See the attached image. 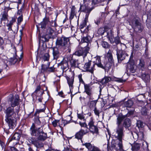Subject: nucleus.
Segmentation results:
<instances>
[{
    "instance_id": "f257e3e1",
    "label": "nucleus",
    "mask_w": 151,
    "mask_h": 151,
    "mask_svg": "<svg viewBox=\"0 0 151 151\" xmlns=\"http://www.w3.org/2000/svg\"><path fill=\"white\" fill-rule=\"evenodd\" d=\"M126 117L124 115L118 116L117 118L116 124L117 127L113 136L117 139L115 142L114 148L116 151H123L122 139L124 137V128L122 124V122Z\"/></svg>"
},
{
    "instance_id": "f03ea898",
    "label": "nucleus",
    "mask_w": 151,
    "mask_h": 151,
    "mask_svg": "<svg viewBox=\"0 0 151 151\" xmlns=\"http://www.w3.org/2000/svg\"><path fill=\"white\" fill-rule=\"evenodd\" d=\"M4 113L5 114V121L8 124L10 128H13L16 125V113L14 111V108L9 106L4 110Z\"/></svg>"
},
{
    "instance_id": "7ed1b4c3",
    "label": "nucleus",
    "mask_w": 151,
    "mask_h": 151,
    "mask_svg": "<svg viewBox=\"0 0 151 151\" xmlns=\"http://www.w3.org/2000/svg\"><path fill=\"white\" fill-rule=\"evenodd\" d=\"M47 138V134L44 132L42 127L40 133L37 137V139L32 137H31L29 139V142L37 148V151L38 148H41L43 147V144L39 140L44 141Z\"/></svg>"
},
{
    "instance_id": "20e7f679",
    "label": "nucleus",
    "mask_w": 151,
    "mask_h": 151,
    "mask_svg": "<svg viewBox=\"0 0 151 151\" xmlns=\"http://www.w3.org/2000/svg\"><path fill=\"white\" fill-rule=\"evenodd\" d=\"M70 37H66L64 35L58 37L56 44L58 47L60 48L63 51H66L67 50L70 52Z\"/></svg>"
},
{
    "instance_id": "39448f33",
    "label": "nucleus",
    "mask_w": 151,
    "mask_h": 151,
    "mask_svg": "<svg viewBox=\"0 0 151 151\" xmlns=\"http://www.w3.org/2000/svg\"><path fill=\"white\" fill-rule=\"evenodd\" d=\"M129 23L135 31L140 32L142 31V27L138 18L134 17L131 19Z\"/></svg>"
},
{
    "instance_id": "423d86ee",
    "label": "nucleus",
    "mask_w": 151,
    "mask_h": 151,
    "mask_svg": "<svg viewBox=\"0 0 151 151\" xmlns=\"http://www.w3.org/2000/svg\"><path fill=\"white\" fill-rule=\"evenodd\" d=\"M114 62H111L108 61L106 63L104 62L102 63L101 62V58L99 56H97L96 58V64L98 67L100 68L105 70V71H108L111 68L112 64Z\"/></svg>"
},
{
    "instance_id": "0eeeda50",
    "label": "nucleus",
    "mask_w": 151,
    "mask_h": 151,
    "mask_svg": "<svg viewBox=\"0 0 151 151\" xmlns=\"http://www.w3.org/2000/svg\"><path fill=\"white\" fill-rule=\"evenodd\" d=\"M94 123L93 119L91 117L88 124V129L93 134H98V129L96 126L94 125Z\"/></svg>"
},
{
    "instance_id": "6e6552de",
    "label": "nucleus",
    "mask_w": 151,
    "mask_h": 151,
    "mask_svg": "<svg viewBox=\"0 0 151 151\" xmlns=\"http://www.w3.org/2000/svg\"><path fill=\"white\" fill-rule=\"evenodd\" d=\"M43 127L42 126L40 127L37 128L36 127L35 124L32 123L30 128V133L32 137H37L39 133Z\"/></svg>"
},
{
    "instance_id": "1a4fd4ad",
    "label": "nucleus",
    "mask_w": 151,
    "mask_h": 151,
    "mask_svg": "<svg viewBox=\"0 0 151 151\" xmlns=\"http://www.w3.org/2000/svg\"><path fill=\"white\" fill-rule=\"evenodd\" d=\"M74 76L75 73L74 71H70V73L68 75H66L65 76L70 89H73V84L74 82Z\"/></svg>"
},
{
    "instance_id": "9d476101",
    "label": "nucleus",
    "mask_w": 151,
    "mask_h": 151,
    "mask_svg": "<svg viewBox=\"0 0 151 151\" xmlns=\"http://www.w3.org/2000/svg\"><path fill=\"white\" fill-rule=\"evenodd\" d=\"M89 50V47H85L83 48H81L75 52L74 55L79 56H82L84 59L87 56Z\"/></svg>"
},
{
    "instance_id": "9b49d317",
    "label": "nucleus",
    "mask_w": 151,
    "mask_h": 151,
    "mask_svg": "<svg viewBox=\"0 0 151 151\" xmlns=\"http://www.w3.org/2000/svg\"><path fill=\"white\" fill-rule=\"evenodd\" d=\"M116 55L118 62L121 63L128 55L125 51L122 50H116Z\"/></svg>"
},
{
    "instance_id": "f8f14e48",
    "label": "nucleus",
    "mask_w": 151,
    "mask_h": 151,
    "mask_svg": "<svg viewBox=\"0 0 151 151\" xmlns=\"http://www.w3.org/2000/svg\"><path fill=\"white\" fill-rule=\"evenodd\" d=\"M10 96H11V97L9 99V101L11 102V106L14 108L19 104V96L17 95H15L14 96H13L12 95Z\"/></svg>"
},
{
    "instance_id": "ddd939ff",
    "label": "nucleus",
    "mask_w": 151,
    "mask_h": 151,
    "mask_svg": "<svg viewBox=\"0 0 151 151\" xmlns=\"http://www.w3.org/2000/svg\"><path fill=\"white\" fill-rule=\"evenodd\" d=\"M89 133V131L87 129H84L82 128L80 131L77 132L75 134V138L78 139H81L83 136Z\"/></svg>"
},
{
    "instance_id": "4468645a",
    "label": "nucleus",
    "mask_w": 151,
    "mask_h": 151,
    "mask_svg": "<svg viewBox=\"0 0 151 151\" xmlns=\"http://www.w3.org/2000/svg\"><path fill=\"white\" fill-rule=\"evenodd\" d=\"M91 63V61L89 60L88 62L86 63H85L83 67L84 70V71L89 72L92 73H93L94 70L95 69L94 67L96 64L95 63L92 67H90Z\"/></svg>"
},
{
    "instance_id": "2eb2a0df",
    "label": "nucleus",
    "mask_w": 151,
    "mask_h": 151,
    "mask_svg": "<svg viewBox=\"0 0 151 151\" xmlns=\"http://www.w3.org/2000/svg\"><path fill=\"white\" fill-rule=\"evenodd\" d=\"M84 87V92L87 95V98L89 99L90 100H92L93 93L91 86L89 84H85Z\"/></svg>"
},
{
    "instance_id": "dca6fc26",
    "label": "nucleus",
    "mask_w": 151,
    "mask_h": 151,
    "mask_svg": "<svg viewBox=\"0 0 151 151\" xmlns=\"http://www.w3.org/2000/svg\"><path fill=\"white\" fill-rule=\"evenodd\" d=\"M80 64L79 60L75 58L74 55L71 57L70 61V64L71 67L72 68H80L79 65Z\"/></svg>"
},
{
    "instance_id": "f3484780",
    "label": "nucleus",
    "mask_w": 151,
    "mask_h": 151,
    "mask_svg": "<svg viewBox=\"0 0 151 151\" xmlns=\"http://www.w3.org/2000/svg\"><path fill=\"white\" fill-rule=\"evenodd\" d=\"M52 50L53 59L57 60L61 56V52L57 47H53Z\"/></svg>"
},
{
    "instance_id": "a211bd4d",
    "label": "nucleus",
    "mask_w": 151,
    "mask_h": 151,
    "mask_svg": "<svg viewBox=\"0 0 151 151\" xmlns=\"http://www.w3.org/2000/svg\"><path fill=\"white\" fill-rule=\"evenodd\" d=\"M135 66L134 61H131L130 62H128L125 67L127 70H129L131 73H134L135 71Z\"/></svg>"
},
{
    "instance_id": "6ab92c4d",
    "label": "nucleus",
    "mask_w": 151,
    "mask_h": 151,
    "mask_svg": "<svg viewBox=\"0 0 151 151\" xmlns=\"http://www.w3.org/2000/svg\"><path fill=\"white\" fill-rule=\"evenodd\" d=\"M59 64L61 66V68L62 70V73L64 71L67 70L69 68L68 62L67 60H66L65 59L63 58Z\"/></svg>"
},
{
    "instance_id": "aec40b11",
    "label": "nucleus",
    "mask_w": 151,
    "mask_h": 151,
    "mask_svg": "<svg viewBox=\"0 0 151 151\" xmlns=\"http://www.w3.org/2000/svg\"><path fill=\"white\" fill-rule=\"evenodd\" d=\"M83 146L85 147L90 151H95L98 147L95 146L91 144L90 143H83Z\"/></svg>"
},
{
    "instance_id": "412c9836",
    "label": "nucleus",
    "mask_w": 151,
    "mask_h": 151,
    "mask_svg": "<svg viewBox=\"0 0 151 151\" xmlns=\"http://www.w3.org/2000/svg\"><path fill=\"white\" fill-rule=\"evenodd\" d=\"M94 8L93 7H90L86 6V5L81 4L80 10L82 12H86L90 13Z\"/></svg>"
},
{
    "instance_id": "4be33fe9",
    "label": "nucleus",
    "mask_w": 151,
    "mask_h": 151,
    "mask_svg": "<svg viewBox=\"0 0 151 151\" xmlns=\"http://www.w3.org/2000/svg\"><path fill=\"white\" fill-rule=\"evenodd\" d=\"M87 22H85V21H83L80 24V26H79V28L81 29V31L82 32H83L84 33L87 32L89 30L88 28L89 26H87V28L84 30H83L84 28L86 26V23Z\"/></svg>"
},
{
    "instance_id": "5701e85b",
    "label": "nucleus",
    "mask_w": 151,
    "mask_h": 151,
    "mask_svg": "<svg viewBox=\"0 0 151 151\" xmlns=\"http://www.w3.org/2000/svg\"><path fill=\"white\" fill-rule=\"evenodd\" d=\"M131 124V120L129 118H125L123 121L122 125L124 127L127 128L130 127Z\"/></svg>"
},
{
    "instance_id": "b1692460",
    "label": "nucleus",
    "mask_w": 151,
    "mask_h": 151,
    "mask_svg": "<svg viewBox=\"0 0 151 151\" xmlns=\"http://www.w3.org/2000/svg\"><path fill=\"white\" fill-rule=\"evenodd\" d=\"M82 41L83 42H86L87 45L86 47H88L91 46V37L89 36H87L86 37H83L82 39Z\"/></svg>"
},
{
    "instance_id": "393cba45",
    "label": "nucleus",
    "mask_w": 151,
    "mask_h": 151,
    "mask_svg": "<svg viewBox=\"0 0 151 151\" xmlns=\"http://www.w3.org/2000/svg\"><path fill=\"white\" fill-rule=\"evenodd\" d=\"M1 23L2 21H6L8 19V17L7 11H6L5 10H4L1 14Z\"/></svg>"
},
{
    "instance_id": "a878e982",
    "label": "nucleus",
    "mask_w": 151,
    "mask_h": 151,
    "mask_svg": "<svg viewBox=\"0 0 151 151\" xmlns=\"http://www.w3.org/2000/svg\"><path fill=\"white\" fill-rule=\"evenodd\" d=\"M107 37L110 41V42L112 43L114 42L113 39L114 38L113 32L111 29L108 31L107 32Z\"/></svg>"
},
{
    "instance_id": "bb28decb",
    "label": "nucleus",
    "mask_w": 151,
    "mask_h": 151,
    "mask_svg": "<svg viewBox=\"0 0 151 151\" xmlns=\"http://www.w3.org/2000/svg\"><path fill=\"white\" fill-rule=\"evenodd\" d=\"M21 137L20 134L18 133H15L13 136L10 141H11L13 140L17 141V142H16V144L18 143V141L19 140L20 138Z\"/></svg>"
},
{
    "instance_id": "cd10ccee",
    "label": "nucleus",
    "mask_w": 151,
    "mask_h": 151,
    "mask_svg": "<svg viewBox=\"0 0 151 151\" xmlns=\"http://www.w3.org/2000/svg\"><path fill=\"white\" fill-rule=\"evenodd\" d=\"M16 21V19L13 17H12L11 20L9 22L6 24V26L8 27V29L9 31L12 30V27L14 23Z\"/></svg>"
},
{
    "instance_id": "c85d7f7f",
    "label": "nucleus",
    "mask_w": 151,
    "mask_h": 151,
    "mask_svg": "<svg viewBox=\"0 0 151 151\" xmlns=\"http://www.w3.org/2000/svg\"><path fill=\"white\" fill-rule=\"evenodd\" d=\"M48 51H49V50H48ZM50 55L49 54V52H47V53H45L44 55L42 56H41L39 55V57L40 58H42V60L44 61H47V63L48 62H49L48 61L49 60L50 58Z\"/></svg>"
},
{
    "instance_id": "c756f323",
    "label": "nucleus",
    "mask_w": 151,
    "mask_h": 151,
    "mask_svg": "<svg viewBox=\"0 0 151 151\" xmlns=\"http://www.w3.org/2000/svg\"><path fill=\"white\" fill-rule=\"evenodd\" d=\"M106 58L107 59L108 61L114 62V59L111 53V50H109L107 53Z\"/></svg>"
},
{
    "instance_id": "7c9ffc66",
    "label": "nucleus",
    "mask_w": 151,
    "mask_h": 151,
    "mask_svg": "<svg viewBox=\"0 0 151 151\" xmlns=\"http://www.w3.org/2000/svg\"><path fill=\"white\" fill-rule=\"evenodd\" d=\"M141 145L137 143H134L132 145V150L133 151H138L140 149Z\"/></svg>"
},
{
    "instance_id": "2f4dec72",
    "label": "nucleus",
    "mask_w": 151,
    "mask_h": 151,
    "mask_svg": "<svg viewBox=\"0 0 151 151\" xmlns=\"http://www.w3.org/2000/svg\"><path fill=\"white\" fill-rule=\"evenodd\" d=\"M76 8L74 6H72L71 8V11L70 13L69 19L70 20L72 19L74 17L75 15H76Z\"/></svg>"
},
{
    "instance_id": "473e14b6",
    "label": "nucleus",
    "mask_w": 151,
    "mask_h": 151,
    "mask_svg": "<svg viewBox=\"0 0 151 151\" xmlns=\"http://www.w3.org/2000/svg\"><path fill=\"white\" fill-rule=\"evenodd\" d=\"M51 38H53V37H52L47 34L42 36L41 37V40L43 42H48L50 39Z\"/></svg>"
},
{
    "instance_id": "72a5a7b5",
    "label": "nucleus",
    "mask_w": 151,
    "mask_h": 151,
    "mask_svg": "<svg viewBox=\"0 0 151 151\" xmlns=\"http://www.w3.org/2000/svg\"><path fill=\"white\" fill-rule=\"evenodd\" d=\"M50 63L48 62L47 64H43L42 65L41 71L42 72L47 71L48 67L50 66Z\"/></svg>"
},
{
    "instance_id": "f704fd0d",
    "label": "nucleus",
    "mask_w": 151,
    "mask_h": 151,
    "mask_svg": "<svg viewBox=\"0 0 151 151\" xmlns=\"http://www.w3.org/2000/svg\"><path fill=\"white\" fill-rule=\"evenodd\" d=\"M49 21L48 19L46 18L44 19L43 21L40 24V25L41 26V27L42 28H45L49 22Z\"/></svg>"
},
{
    "instance_id": "c9c22d12",
    "label": "nucleus",
    "mask_w": 151,
    "mask_h": 151,
    "mask_svg": "<svg viewBox=\"0 0 151 151\" xmlns=\"http://www.w3.org/2000/svg\"><path fill=\"white\" fill-rule=\"evenodd\" d=\"M145 62L143 59H140L139 60V63L138 65V68L143 70L145 68Z\"/></svg>"
},
{
    "instance_id": "e433bc0d",
    "label": "nucleus",
    "mask_w": 151,
    "mask_h": 151,
    "mask_svg": "<svg viewBox=\"0 0 151 151\" xmlns=\"http://www.w3.org/2000/svg\"><path fill=\"white\" fill-rule=\"evenodd\" d=\"M111 80V78L107 76H105L101 81L100 83L103 85L108 83Z\"/></svg>"
},
{
    "instance_id": "4c0bfd02",
    "label": "nucleus",
    "mask_w": 151,
    "mask_h": 151,
    "mask_svg": "<svg viewBox=\"0 0 151 151\" xmlns=\"http://www.w3.org/2000/svg\"><path fill=\"white\" fill-rule=\"evenodd\" d=\"M54 32V31L50 27H47L46 34L49 35L52 37H53L52 35Z\"/></svg>"
},
{
    "instance_id": "58836bf2",
    "label": "nucleus",
    "mask_w": 151,
    "mask_h": 151,
    "mask_svg": "<svg viewBox=\"0 0 151 151\" xmlns=\"http://www.w3.org/2000/svg\"><path fill=\"white\" fill-rule=\"evenodd\" d=\"M133 104V101L131 100H129L124 102V105L126 107H131L132 106Z\"/></svg>"
},
{
    "instance_id": "ea45409f",
    "label": "nucleus",
    "mask_w": 151,
    "mask_h": 151,
    "mask_svg": "<svg viewBox=\"0 0 151 151\" xmlns=\"http://www.w3.org/2000/svg\"><path fill=\"white\" fill-rule=\"evenodd\" d=\"M18 61L16 57H14L13 58H11L9 60V62L11 65H14Z\"/></svg>"
},
{
    "instance_id": "a19ab883",
    "label": "nucleus",
    "mask_w": 151,
    "mask_h": 151,
    "mask_svg": "<svg viewBox=\"0 0 151 151\" xmlns=\"http://www.w3.org/2000/svg\"><path fill=\"white\" fill-rule=\"evenodd\" d=\"M97 103V101H91L90 102V104L89 107L91 109H94L96 108V104Z\"/></svg>"
},
{
    "instance_id": "79ce46f5",
    "label": "nucleus",
    "mask_w": 151,
    "mask_h": 151,
    "mask_svg": "<svg viewBox=\"0 0 151 151\" xmlns=\"http://www.w3.org/2000/svg\"><path fill=\"white\" fill-rule=\"evenodd\" d=\"M148 143L146 142H144L142 144V147L143 149L146 150V151H148Z\"/></svg>"
},
{
    "instance_id": "37998d69",
    "label": "nucleus",
    "mask_w": 151,
    "mask_h": 151,
    "mask_svg": "<svg viewBox=\"0 0 151 151\" xmlns=\"http://www.w3.org/2000/svg\"><path fill=\"white\" fill-rule=\"evenodd\" d=\"M147 108L145 107H144L142 108L141 110V114L142 115L146 116L147 114Z\"/></svg>"
},
{
    "instance_id": "c03bdc74",
    "label": "nucleus",
    "mask_w": 151,
    "mask_h": 151,
    "mask_svg": "<svg viewBox=\"0 0 151 151\" xmlns=\"http://www.w3.org/2000/svg\"><path fill=\"white\" fill-rule=\"evenodd\" d=\"M134 111L133 110L129 111L126 114L124 115L125 116L126 118L128 117H130L134 114Z\"/></svg>"
},
{
    "instance_id": "a18cd8bd",
    "label": "nucleus",
    "mask_w": 151,
    "mask_h": 151,
    "mask_svg": "<svg viewBox=\"0 0 151 151\" xmlns=\"http://www.w3.org/2000/svg\"><path fill=\"white\" fill-rule=\"evenodd\" d=\"M43 99V98L41 96H38L36 97V99L35 101V102L36 103H38L39 102H42V101Z\"/></svg>"
},
{
    "instance_id": "49530a36",
    "label": "nucleus",
    "mask_w": 151,
    "mask_h": 151,
    "mask_svg": "<svg viewBox=\"0 0 151 151\" xmlns=\"http://www.w3.org/2000/svg\"><path fill=\"white\" fill-rule=\"evenodd\" d=\"M43 108L42 109H37V114H39L41 112H44L45 111V110L46 109L45 106V104H43Z\"/></svg>"
},
{
    "instance_id": "de8ad7c7",
    "label": "nucleus",
    "mask_w": 151,
    "mask_h": 151,
    "mask_svg": "<svg viewBox=\"0 0 151 151\" xmlns=\"http://www.w3.org/2000/svg\"><path fill=\"white\" fill-rule=\"evenodd\" d=\"M136 126L139 128H142L144 127L143 123L140 121H138L137 123Z\"/></svg>"
},
{
    "instance_id": "09e8293b",
    "label": "nucleus",
    "mask_w": 151,
    "mask_h": 151,
    "mask_svg": "<svg viewBox=\"0 0 151 151\" xmlns=\"http://www.w3.org/2000/svg\"><path fill=\"white\" fill-rule=\"evenodd\" d=\"M103 1V0H92V4L96 5Z\"/></svg>"
},
{
    "instance_id": "8fccbe9b",
    "label": "nucleus",
    "mask_w": 151,
    "mask_h": 151,
    "mask_svg": "<svg viewBox=\"0 0 151 151\" xmlns=\"http://www.w3.org/2000/svg\"><path fill=\"white\" fill-rule=\"evenodd\" d=\"M79 124L82 127H83L85 128V129H88V127L87 124L86 123V122H85L83 123H82L81 122H79Z\"/></svg>"
},
{
    "instance_id": "3c124183",
    "label": "nucleus",
    "mask_w": 151,
    "mask_h": 151,
    "mask_svg": "<svg viewBox=\"0 0 151 151\" xmlns=\"http://www.w3.org/2000/svg\"><path fill=\"white\" fill-rule=\"evenodd\" d=\"M101 45L102 47L104 48H108L109 47V44L106 42L102 41L101 42Z\"/></svg>"
},
{
    "instance_id": "603ef678",
    "label": "nucleus",
    "mask_w": 151,
    "mask_h": 151,
    "mask_svg": "<svg viewBox=\"0 0 151 151\" xmlns=\"http://www.w3.org/2000/svg\"><path fill=\"white\" fill-rule=\"evenodd\" d=\"M77 117L78 119H80L81 120H85V117L84 116L83 114L82 113L79 114L78 113H77Z\"/></svg>"
},
{
    "instance_id": "864d4df0",
    "label": "nucleus",
    "mask_w": 151,
    "mask_h": 151,
    "mask_svg": "<svg viewBox=\"0 0 151 151\" xmlns=\"http://www.w3.org/2000/svg\"><path fill=\"white\" fill-rule=\"evenodd\" d=\"M82 75L81 74H80L78 75V78L79 79V82L81 83H82L84 85L86 84L84 83V81H83L82 78Z\"/></svg>"
},
{
    "instance_id": "5fc2aeb1",
    "label": "nucleus",
    "mask_w": 151,
    "mask_h": 151,
    "mask_svg": "<svg viewBox=\"0 0 151 151\" xmlns=\"http://www.w3.org/2000/svg\"><path fill=\"white\" fill-rule=\"evenodd\" d=\"M94 112L95 113V114L96 115L98 116H99L100 114V111L96 107L93 110Z\"/></svg>"
},
{
    "instance_id": "6e6d98bb",
    "label": "nucleus",
    "mask_w": 151,
    "mask_h": 151,
    "mask_svg": "<svg viewBox=\"0 0 151 151\" xmlns=\"http://www.w3.org/2000/svg\"><path fill=\"white\" fill-rule=\"evenodd\" d=\"M59 120L55 119L52 122V124L54 127H55L57 126V123L59 122Z\"/></svg>"
},
{
    "instance_id": "4d7b16f0",
    "label": "nucleus",
    "mask_w": 151,
    "mask_h": 151,
    "mask_svg": "<svg viewBox=\"0 0 151 151\" xmlns=\"http://www.w3.org/2000/svg\"><path fill=\"white\" fill-rule=\"evenodd\" d=\"M133 53L134 51L133 50H132V51H131V55L128 62H130V61H134L133 60Z\"/></svg>"
},
{
    "instance_id": "13d9d810",
    "label": "nucleus",
    "mask_w": 151,
    "mask_h": 151,
    "mask_svg": "<svg viewBox=\"0 0 151 151\" xmlns=\"http://www.w3.org/2000/svg\"><path fill=\"white\" fill-rule=\"evenodd\" d=\"M55 68L53 67H48L47 72H53L55 70Z\"/></svg>"
},
{
    "instance_id": "bf43d9fd",
    "label": "nucleus",
    "mask_w": 151,
    "mask_h": 151,
    "mask_svg": "<svg viewBox=\"0 0 151 151\" xmlns=\"http://www.w3.org/2000/svg\"><path fill=\"white\" fill-rule=\"evenodd\" d=\"M114 41L116 44L119 43L120 42L119 38V37H115L114 38Z\"/></svg>"
},
{
    "instance_id": "052dcab7",
    "label": "nucleus",
    "mask_w": 151,
    "mask_h": 151,
    "mask_svg": "<svg viewBox=\"0 0 151 151\" xmlns=\"http://www.w3.org/2000/svg\"><path fill=\"white\" fill-rule=\"evenodd\" d=\"M89 13H88L86 12V14L85 16V19L83 21H85V22H88V16Z\"/></svg>"
},
{
    "instance_id": "680f3d73",
    "label": "nucleus",
    "mask_w": 151,
    "mask_h": 151,
    "mask_svg": "<svg viewBox=\"0 0 151 151\" xmlns=\"http://www.w3.org/2000/svg\"><path fill=\"white\" fill-rule=\"evenodd\" d=\"M10 151H19L17 148L14 147H9Z\"/></svg>"
},
{
    "instance_id": "e2e57ef3",
    "label": "nucleus",
    "mask_w": 151,
    "mask_h": 151,
    "mask_svg": "<svg viewBox=\"0 0 151 151\" xmlns=\"http://www.w3.org/2000/svg\"><path fill=\"white\" fill-rule=\"evenodd\" d=\"M41 89V87L40 86H38L36 88V89L35 91V93H37L38 91H39Z\"/></svg>"
},
{
    "instance_id": "0e129e2a",
    "label": "nucleus",
    "mask_w": 151,
    "mask_h": 151,
    "mask_svg": "<svg viewBox=\"0 0 151 151\" xmlns=\"http://www.w3.org/2000/svg\"><path fill=\"white\" fill-rule=\"evenodd\" d=\"M22 20L23 18L22 16H20L18 18L17 21L18 23H20Z\"/></svg>"
},
{
    "instance_id": "69168bd1",
    "label": "nucleus",
    "mask_w": 151,
    "mask_h": 151,
    "mask_svg": "<svg viewBox=\"0 0 151 151\" xmlns=\"http://www.w3.org/2000/svg\"><path fill=\"white\" fill-rule=\"evenodd\" d=\"M101 19L100 18L97 19L96 20H95V23L98 25L100 23L101 21Z\"/></svg>"
},
{
    "instance_id": "338daca9",
    "label": "nucleus",
    "mask_w": 151,
    "mask_h": 151,
    "mask_svg": "<svg viewBox=\"0 0 151 151\" xmlns=\"http://www.w3.org/2000/svg\"><path fill=\"white\" fill-rule=\"evenodd\" d=\"M4 41L2 37L0 38V46L2 45L4 43Z\"/></svg>"
},
{
    "instance_id": "774afa93",
    "label": "nucleus",
    "mask_w": 151,
    "mask_h": 151,
    "mask_svg": "<svg viewBox=\"0 0 151 151\" xmlns=\"http://www.w3.org/2000/svg\"><path fill=\"white\" fill-rule=\"evenodd\" d=\"M63 151H72V150L68 147H67L66 148H65Z\"/></svg>"
}]
</instances>
